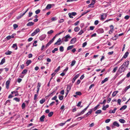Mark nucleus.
<instances>
[{"mask_svg":"<svg viewBox=\"0 0 130 130\" xmlns=\"http://www.w3.org/2000/svg\"><path fill=\"white\" fill-rule=\"evenodd\" d=\"M59 98L60 100H62L63 99V95L60 96V95H59Z\"/></svg>","mask_w":130,"mask_h":130,"instance_id":"44","label":"nucleus"},{"mask_svg":"<svg viewBox=\"0 0 130 130\" xmlns=\"http://www.w3.org/2000/svg\"><path fill=\"white\" fill-rule=\"evenodd\" d=\"M124 79H123L119 81L118 82V83H117L118 85H119L120 84H121L124 81Z\"/></svg>","mask_w":130,"mask_h":130,"instance_id":"48","label":"nucleus"},{"mask_svg":"<svg viewBox=\"0 0 130 130\" xmlns=\"http://www.w3.org/2000/svg\"><path fill=\"white\" fill-rule=\"evenodd\" d=\"M117 110V108L116 107H115L114 108V109L112 111H110L109 112L110 113H115V111L116 110Z\"/></svg>","mask_w":130,"mask_h":130,"instance_id":"20","label":"nucleus"},{"mask_svg":"<svg viewBox=\"0 0 130 130\" xmlns=\"http://www.w3.org/2000/svg\"><path fill=\"white\" fill-rule=\"evenodd\" d=\"M110 121V119H108L106 120L105 121V122L106 123H109Z\"/></svg>","mask_w":130,"mask_h":130,"instance_id":"58","label":"nucleus"},{"mask_svg":"<svg viewBox=\"0 0 130 130\" xmlns=\"http://www.w3.org/2000/svg\"><path fill=\"white\" fill-rule=\"evenodd\" d=\"M77 14V13L74 12H72L71 13H68V15L69 16H70L71 15H72L73 16H75Z\"/></svg>","mask_w":130,"mask_h":130,"instance_id":"17","label":"nucleus"},{"mask_svg":"<svg viewBox=\"0 0 130 130\" xmlns=\"http://www.w3.org/2000/svg\"><path fill=\"white\" fill-rule=\"evenodd\" d=\"M76 41V38H72L70 42V43L71 44H74L75 43Z\"/></svg>","mask_w":130,"mask_h":130,"instance_id":"6","label":"nucleus"},{"mask_svg":"<svg viewBox=\"0 0 130 130\" xmlns=\"http://www.w3.org/2000/svg\"><path fill=\"white\" fill-rule=\"evenodd\" d=\"M12 47L14 48L16 47L15 48V50H17V49L18 47H17V44L15 43V44H13V45L12 46Z\"/></svg>","mask_w":130,"mask_h":130,"instance_id":"28","label":"nucleus"},{"mask_svg":"<svg viewBox=\"0 0 130 130\" xmlns=\"http://www.w3.org/2000/svg\"><path fill=\"white\" fill-rule=\"evenodd\" d=\"M28 10V9H27L22 14V13L20 14V15L17 17V19H18L21 18L22 17H23L27 12Z\"/></svg>","mask_w":130,"mask_h":130,"instance_id":"5","label":"nucleus"},{"mask_svg":"<svg viewBox=\"0 0 130 130\" xmlns=\"http://www.w3.org/2000/svg\"><path fill=\"white\" fill-rule=\"evenodd\" d=\"M58 50V49L57 48H54V50L52 51V53H54L55 51H57Z\"/></svg>","mask_w":130,"mask_h":130,"instance_id":"53","label":"nucleus"},{"mask_svg":"<svg viewBox=\"0 0 130 130\" xmlns=\"http://www.w3.org/2000/svg\"><path fill=\"white\" fill-rule=\"evenodd\" d=\"M99 22V21L98 20H96L94 22V24L95 25H97L98 24Z\"/></svg>","mask_w":130,"mask_h":130,"instance_id":"60","label":"nucleus"},{"mask_svg":"<svg viewBox=\"0 0 130 130\" xmlns=\"http://www.w3.org/2000/svg\"><path fill=\"white\" fill-rule=\"evenodd\" d=\"M44 56V55H41L39 56L38 58V59L40 60H42L43 59V58Z\"/></svg>","mask_w":130,"mask_h":130,"instance_id":"15","label":"nucleus"},{"mask_svg":"<svg viewBox=\"0 0 130 130\" xmlns=\"http://www.w3.org/2000/svg\"><path fill=\"white\" fill-rule=\"evenodd\" d=\"M53 32H54V31L53 30H50V31H48L47 32V33L48 35L51 34L52 33H53Z\"/></svg>","mask_w":130,"mask_h":130,"instance_id":"41","label":"nucleus"},{"mask_svg":"<svg viewBox=\"0 0 130 130\" xmlns=\"http://www.w3.org/2000/svg\"><path fill=\"white\" fill-rule=\"evenodd\" d=\"M45 116L44 115H42L40 118V120L41 122L44 121V119L45 118Z\"/></svg>","mask_w":130,"mask_h":130,"instance_id":"18","label":"nucleus"},{"mask_svg":"<svg viewBox=\"0 0 130 130\" xmlns=\"http://www.w3.org/2000/svg\"><path fill=\"white\" fill-rule=\"evenodd\" d=\"M62 42H63L62 41H61V39L59 38L58 40L55 43L54 45H60L62 43Z\"/></svg>","mask_w":130,"mask_h":130,"instance_id":"4","label":"nucleus"},{"mask_svg":"<svg viewBox=\"0 0 130 130\" xmlns=\"http://www.w3.org/2000/svg\"><path fill=\"white\" fill-rule=\"evenodd\" d=\"M98 107L96 106L95 107H94L93 108L91 109H92V111L93 110L94 111H95L98 108Z\"/></svg>","mask_w":130,"mask_h":130,"instance_id":"57","label":"nucleus"},{"mask_svg":"<svg viewBox=\"0 0 130 130\" xmlns=\"http://www.w3.org/2000/svg\"><path fill=\"white\" fill-rule=\"evenodd\" d=\"M53 41L51 40L46 45V47H47L50 45Z\"/></svg>","mask_w":130,"mask_h":130,"instance_id":"22","label":"nucleus"},{"mask_svg":"<svg viewBox=\"0 0 130 130\" xmlns=\"http://www.w3.org/2000/svg\"><path fill=\"white\" fill-rule=\"evenodd\" d=\"M75 94L76 95H82V93L80 92H76L75 93Z\"/></svg>","mask_w":130,"mask_h":130,"instance_id":"49","label":"nucleus"},{"mask_svg":"<svg viewBox=\"0 0 130 130\" xmlns=\"http://www.w3.org/2000/svg\"><path fill=\"white\" fill-rule=\"evenodd\" d=\"M126 107H127L126 105H124L120 108V110H124L126 108Z\"/></svg>","mask_w":130,"mask_h":130,"instance_id":"25","label":"nucleus"},{"mask_svg":"<svg viewBox=\"0 0 130 130\" xmlns=\"http://www.w3.org/2000/svg\"><path fill=\"white\" fill-rule=\"evenodd\" d=\"M87 44V43L86 42H85L83 43V47H85Z\"/></svg>","mask_w":130,"mask_h":130,"instance_id":"63","label":"nucleus"},{"mask_svg":"<svg viewBox=\"0 0 130 130\" xmlns=\"http://www.w3.org/2000/svg\"><path fill=\"white\" fill-rule=\"evenodd\" d=\"M119 121L121 123H124L125 122V121L123 119H121L119 120Z\"/></svg>","mask_w":130,"mask_h":130,"instance_id":"33","label":"nucleus"},{"mask_svg":"<svg viewBox=\"0 0 130 130\" xmlns=\"http://www.w3.org/2000/svg\"><path fill=\"white\" fill-rule=\"evenodd\" d=\"M60 67L59 66L55 70V72L56 73L59 70H60Z\"/></svg>","mask_w":130,"mask_h":130,"instance_id":"46","label":"nucleus"},{"mask_svg":"<svg viewBox=\"0 0 130 130\" xmlns=\"http://www.w3.org/2000/svg\"><path fill=\"white\" fill-rule=\"evenodd\" d=\"M40 11V9H38L36 10L35 11V13L36 14H38L39 13Z\"/></svg>","mask_w":130,"mask_h":130,"instance_id":"55","label":"nucleus"},{"mask_svg":"<svg viewBox=\"0 0 130 130\" xmlns=\"http://www.w3.org/2000/svg\"><path fill=\"white\" fill-rule=\"evenodd\" d=\"M108 78H105L104 80H102L101 82L102 84H103L106 82L108 81Z\"/></svg>","mask_w":130,"mask_h":130,"instance_id":"23","label":"nucleus"},{"mask_svg":"<svg viewBox=\"0 0 130 130\" xmlns=\"http://www.w3.org/2000/svg\"><path fill=\"white\" fill-rule=\"evenodd\" d=\"M129 61L127 60L123 63L118 69L119 72L120 73H122L126 71L128 68L129 64Z\"/></svg>","mask_w":130,"mask_h":130,"instance_id":"1","label":"nucleus"},{"mask_svg":"<svg viewBox=\"0 0 130 130\" xmlns=\"http://www.w3.org/2000/svg\"><path fill=\"white\" fill-rule=\"evenodd\" d=\"M32 62V61L30 60H28L26 62V64H27L26 66H28L29 64L31 63Z\"/></svg>","mask_w":130,"mask_h":130,"instance_id":"21","label":"nucleus"},{"mask_svg":"<svg viewBox=\"0 0 130 130\" xmlns=\"http://www.w3.org/2000/svg\"><path fill=\"white\" fill-rule=\"evenodd\" d=\"M100 19L102 21H104L107 17L106 13H102L100 15Z\"/></svg>","mask_w":130,"mask_h":130,"instance_id":"3","label":"nucleus"},{"mask_svg":"<svg viewBox=\"0 0 130 130\" xmlns=\"http://www.w3.org/2000/svg\"><path fill=\"white\" fill-rule=\"evenodd\" d=\"M10 81L8 80L6 82V88L7 89H8L9 88V85L10 83Z\"/></svg>","mask_w":130,"mask_h":130,"instance_id":"10","label":"nucleus"},{"mask_svg":"<svg viewBox=\"0 0 130 130\" xmlns=\"http://www.w3.org/2000/svg\"><path fill=\"white\" fill-rule=\"evenodd\" d=\"M118 102V103L119 105H120L121 104L120 103L121 102V100L120 99H118L117 101Z\"/></svg>","mask_w":130,"mask_h":130,"instance_id":"61","label":"nucleus"},{"mask_svg":"<svg viewBox=\"0 0 130 130\" xmlns=\"http://www.w3.org/2000/svg\"><path fill=\"white\" fill-rule=\"evenodd\" d=\"M130 88V87L129 86H127V87H126L124 90H125V91H126L127 90H128Z\"/></svg>","mask_w":130,"mask_h":130,"instance_id":"56","label":"nucleus"},{"mask_svg":"<svg viewBox=\"0 0 130 130\" xmlns=\"http://www.w3.org/2000/svg\"><path fill=\"white\" fill-rule=\"evenodd\" d=\"M109 105H107L106 106H103L102 108V109L103 110H105L106 108L109 107Z\"/></svg>","mask_w":130,"mask_h":130,"instance_id":"27","label":"nucleus"},{"mask_svg":"<svg viewBox=\"0 0 130 130\" xmlns=\"http://www.w3.org/2000/svg\"><path fill=\"white\" fill-rule=\"evenodd\" d=\"M53 114V112H51L49 113L48 115V116L49 117H51Z\"/></svg>","mask_w":130,"mask_h":130,"instance_id":"42","label":"nucleus"},{"mask_svg":"<svg viewBox=\"0 0 130 130\" xmlns=\"http://www.w3.org/2000/svg\"><path fill=\"white\" fill-rule=\"evenodd\" d=\"M46 37V35H43L39 37V39L41 41L43 40Z\"/></svg>","mask_w":130,"mask_h":130,"instance_id":"7","label":"nucleus"},{"mask_svg":"<svg viewBox=\"0 0 130 130\" xmlns=\"http://www.w3.org/2000/svg\"><path fill=\"white\" fill-rule=\"evenodd\" d=\"M5 62V59L4 58H3L1 60V62L0 63V65L3 64Z\"/></svg>","mask_w":130,"mask_h":130,"instance_id":"26","label":"nucleus"},{"mask_svg":"<svg viewBox=\"0 0 130 130\" xmlns=\"http://www.w3.org/2000/svg\"><path fill=\"white\" fill-rule=\"evenodd\" d=\"M67 87L66 89V90L67 91L69 92L71 89V86L69 85H67Z\"/></svg>","mask_w":130,"mask_h":130,"instance_id":"12","label":"nucleus"},{"mask_svg":"<svg viewBox=\"0 0 130 130\" xmlns=\"http://www.w3.org/2000/svg\"><path fill=\"white\" fill-rule=\"evenodd\" d=\"M27 25L28 26H31L32 25V22H29L27 24Z\"/></svg>","mask_w":130,"mask_h":130,"instance_id":"37","label":"nucleus"},{"mask_svg":"<svg viewBox=\"0 0 130 130\" xmlns=\"http://www.w3.org/2000/svg\"><path fill=\"white\" fill-rule=\"evenodd\" d=\"M79 29V28L78 27H77L74 28V30L75 32H77L78 31Z\"/></svg>","mask_w":130,"mask_h":130,"instance_id":"32","label":"nucleus"},{"mask_svg":"<svg viewBox=\"0 0 130 130\" xmlns=\"http://www.w3.org/2000/svg\"><path fill=\"white\" fill-rule=\"evenodd\" d=\"M64 21V20L63 19H61L58 21V22L59 23H61L63 22Z\"/></svg>","mask_w":130,"mask_h":130,"instance_id":"51","label":"nucleus"},{"mask_svg":"<svg viewBox=\"0 0 130 130\" xmlns=\"http://www.w3.org/2000/svg\"><path fill=\"white\" fill-rule=\"evenodd\" d=\"M102 112V111L101 110H97L95 112V113L96 114H99Z\"/></svg>","mask_w":130,"mask_h":130,"instance_id":"45","label":"nucleus"},{"mask_svg":"<svg viewBox=\"0 0 130 130\" xmlns=\"http://www.w3.org/2000/svg\"><path fill=\"white\" fill-rule=\"evenodd\" d=\"M89 10H87L86 12H83L81 15L80 16V17H81L82 16L84 15L85 14H86L87 13L89 12Z\"/></svg>","mask_w":130,"mask_h":130,"instance_id":"38","label":"nucleus"},{"mask_svg":"<svg viewBox=\"0 0 130 130\" xmlns=\"http://www.w3.org/2000/svg\"><path fill=\"white\" fill-rule=\"evenodd\" d=\"M40 31V29L39 28H37L33 32V36L36 35Z\"/></svg>","mask_w":130,"mask_h":130,"instance_id":"8","label":"nucleus"},{"mask_svg":"<svg viewBox=\"0 0 130 130\" xmlns=\"http://www.w3.org/2000/svg\"><path fill=\"white\" fill-rule=\"evenodd\" d=\"M57 18L56 17H54L51 18V20L52 21H54L57 20Z\"/></svg>","mask_w":130,"mask_h":130,"instance_id":"36","label":"nucleus"},{"mask_svg":"<svg viewBox=\"0 0 130 130\" xmlns=\"http://www.w3.org/2000/svg\"><path fill=\"white\" fill-rule=\"evenodd\" d=\"M95 0H92V2L91 3V4L92 5V6H93L94 5V4L95 3Z\"/></svg>","mask_w":130,"mask_h":130,"instance_id":"62","label":"nucleus"},{"mask_svg":"<svg viewBox=\"0 0 130 130\" xmlns=\"http://www.w3.org/2000/svg\"><path fill=\"white\" fill-rule=\"evenodd\" d=\"M22 108L23 109H24L25 107V104L24 103H23L22 105Z\"/></svg>","mask_w":130,"mask_h":130,"instance_id":"64","label":"nucleus"},{"mask_svg":"<svg viewBox=\"0 0 130 130\" xmlns=\"http://www.w3.org/2000/svg\"><path fill=\"white\" fill-rule=\"evenodd\" d=\"M66 123V122H65L64 123H60L59 124V125L60 126H62L64 125Z\"/></svg>","mask_w":130,"mask_h":130,"instance_id":"59","label":"nucleus"},{"mask_svg":"<svg viewBox=\"0 0 130 130\" xmlns=\"http://www.w3.org/2000/svg\"><path fill=\"white\" fill-rule=\"evenodd\" d=\"M71 38V37L69 34H68L62 39V41L63 42H67Z\"/></svg>","mask_w":130,"mask_h":130,"instance_id":"2","label":"nucleus"},{"mask_svg":"<svg viewBox=\"0 0 130 130\" xmlns=\"http://www.w3.org/2000/svg\"><path fill=\"white\" fill-rule=\"evenodd\" d=\"M41 84L39 83H38L37 86V94H38L39 91L40 89V87Z\"/></svg>","mask_w":130,"mask_h":130,"instance_id":"11","label":"nucleus"},{"mask_svg":"<svg viewBox=\"0 0 130 130\" xmlns=\"http://www.w3.org/2000/svg\"><path fill=\"white\" fill-rule=\"evenodd\" d=\"M60 51L61 52H62L64 51V48L63 46H61L59 48Z\"/></svg>","mask_w":130,"mask_h":130,"instance_id":"39","label":"nucleus"},{"mask_svg":"<svg viewBox=\"0 0 130 130\" xmlns=\"http://www.w3.org/2000/svg\"><path fill=\"white\" fill-rule=\"evenodd\" d=\"M113 125L117 127H119L120 126L119 124L117 121L114 122L113 123Z\"/></svg>","mask_w":130,"mask_h":130,"instance_id":"14","label":"nucleus"},{"mask_svg":"<svg viewBox=\"0 0 130 130\" xmlns=\"http://www.w3.org/2000/svg\"><path fill=\"white\" fill-rule=\"evenodd\" d=\"M78 76L79 75L78 74L75 75L73 78V80L72 81V82L73 83H74L75 82V80H76V79L78 77Z\"/></svg>","mask_w":130,"mask_h":130,"instance_id":"16","label":"nucleus"},{"mask_svg":"<svg viewBox=\"0 0 130 130\" xmlns=\"http://www.w3.org/2000/svg\"><path fill=\"white\" fill-rule=\"evenodd\" d=\"M13 27L14 29H15L18 27V25L16 24H14L13 25Z\"/></svg>","mask_w":130,"mask_h":130,"instance_id":"52","label":"nucleus"},{"mask_svg":"<svg viewBox=\"0 0 130 130\" xmlns=\"http://www.w3.org/2000/svg\"><path fill=\"white\" fill-rule=\"evenodd\" d=\"M73 45H72L69 46H68L67 49V50H71L73 48Z\"/></svg>","mask_w":130,"mask_h":130,"instance_id":"34","label":"nucleus"},{"mask_svg":"<svg viewBox=\"0 0 130 130\" xmlns=\"http://www.w3.org/2000/svg\"><path fill=\"white\" fill-rule=\"evenodd\" d=\"M52 6H54V4H48L46 6L45 9H50L52 7Z\"/></svg>","mask_w":130,"mask_h":130,"instance_id":"9","label":"nucleus"},{"mask_svg":"<svg viewBox=\"0 0 130 130\" xmlns=\"http://www.w3.org/2000/svg\"><path fill=\"white\" fill-rule=\"evenodd\" d=\"M37 42V41H35L33 43V46H36L37 45L36 44V43Z\"/></svg>","mask_w":130,"mask_h":130,"instance_id":"47","label":"nucleus"},{"mask_svg":"<svg viewBox=\"0 0 130 130\" xmlns=\"http://www.w3.org/2000/svg\"><path fill=\"white\" fill-rule=\"evenodd\" d=\"M92 109H90L88 112L85 115L87 117L88 116L90 115L91 113L92 112Z\"/></svg>","mask_w":130,"mask_h":130,"instance_id":"13","label":"nucleus"},{"mask_svg":"<svg viewBox=\"0 0 130 130\" xmlns=\"http://www.w3.org/2000/svg\"><path fill=\"white\" fill-rule=\"evenodd\" d=\"M118 67H115L113 69V70L112 71V72L113 73H114L116 72V71L118 69Z\"/></svg>","mask_w":130,"mask_h":130,"instance_id":"40","label":"nucleus"},{"mask_svg":"<svg viewBox=\"0 0 130 130\" xmlns=\"http://www.w3.org/2000/svg\"><path fill=\"white\" fill-rule=\"evenodd\" d=\"M45 99H43L40 101V104H43L45 102Z\"/></svg>","mask_w":130,"mask_h":130,"instance_id":"31","label":"nucleus"},{"mask_svg":"<svg viewBox=\"0 0 130 130\" xmlns=\"http://www.w3.org/2000/svg\"><path fill=\"white\" fill-rule=\"evenodd\" d=\"M75 63H76V61L75 60H73L72 61L71 63V67L73 66H74V64Z\"/></svg>","mask_w":130,"mask_h":130,"instance_id":"30","label":"nucleus"},{"mask_svg":"<svg viewBox=\"0 0 130 130\" xmlns=\"http://www.w3.org/2000/svg\"><path fill=\"white\" fill-rule=\"evenodd\" d=\"M98 31L100 33H102L104 32V30L103 29H99L98 30Z\"/></svg>","mask_w":130,"mask_h":130,"instance_id":"29","label":"nucleus"},{"mask_svg":"<svg viewBox=\"0 0 130 130\" xmlns=\"http://www.w3.org/2000/svg\"><path fill=\"white\" fill-rule=\"evenodd\" d=\"M85 117V116H84L83 117H80L78 118L77 119L79 121L81 120L82 119L84 118Z\"/></svg>","mask_w":130,"mask_h":130,"instance_id":"54","label":"nucleus"},{"mask_svg":"<svg viewBox=\"0 0 130 130\" xmlns=\"http://www.w3.org/2000/svg\"><path fill=\"white\" fill-rule=\"evenodd\" d=\"M12 52L9 51H7L5 53V54L6 55H10L12 53Z\"/></svg>","mask_w":130,"mask_h":130,"instance_id":"24","label":"nucleus"},{"mask_svg":"<svg viewBox=\"0 0 130 130\" xmlns=\"http://www.w3.org/2000/svg\"><path fill=\"white\" fill-rule=\"evenodd\" d=\"M14 100H15L17 102H19L20 101V99H19L17 98H15L13 99Z\"/></svg>","mask_w":130,"mask_h":130,"instance_id":"50","label":"nucleus"},{"mask_svg":"<svg viewBox=\"0 0 130 130\" xmlns=\"http://www.w3.org/2000/svg\"><path fill=\"white\" fill-rule=\"evenodd\" d=\"M27 72V70L26 69L24 70L22 72V74H25Z\"/></svg>","mask_w":130,"mask_h":130,"instance_id":"43","label":"nucleus"},{"mask_svg":"<svg viewBox=\"0 0 130 130\" xmlns=\"http://www.w3.org/2000/svg\"><path fill=\"white\" fill-rule=\"evenodd\" d=\"M128 52H126L123 56V58H126L128 56Z\"/></svg>","mask_w":130,"mask_h":130,"instance_id":"19","label":"nucleus"},{"mask_svg":"<svg viewBox=\"0 0 130 130\" xmlns=\"http://www.w3.org/2000/svg\"><path fill=\"white\" fill-rule=\"evenodd\" d=\"M84 31L83 30H81L78 33V34L79 35H81L84 33Z\"/></svg>","mask_w":130,"mask_h":130,"instance_id":"35","label":"nucleus"}]
</instances>
